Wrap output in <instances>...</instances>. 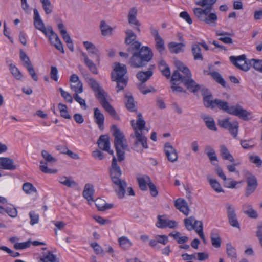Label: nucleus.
<instances>
[{
    "instance_id": "ea45409f",
    "label": "nucleus",
    "mask_w": 262,
    "mask_h": 262,
    "mask_svg": "<svg viewBox=\"0 0 262 262\" xmlns=\"http://www.w3.org/2000/svg\"><path fill=\"white\" fill-rule=\"evenodd\" d=\"M9 70L13 76L18 80H21L23 75L19 69L14 64L11 63L9 64Z\"/></svg>"
},
{
    "instance_id": "4c0bfd02",
    "label": "nucleus",
    "mask_w": 262,
    "mask_h": 262,
    "mask_svg": "<svg viewBox=\"0 0 262 262\" xmlns=\"http://www.w3.org/2000/svg\"><path fill=\"white\" fill-rule=\"evenodd\" d=\"M226 252L228 256L232 260H236L237 253L235 248L230 243L226 244Z\"/></svg>"
},
{
    "instance_id": "2eb2a0df",
    "label": "nucleus",
    "mask_w": 262,
    "mask_h": 262,
    "mask_svg": "<svg viewBox=\"0 0 262 262\" xmlns=\"http://www.w3.org/2000/svg\"><path fill=\"white\" fill-rule=\"evenodd\" d=\"M164 152L168 161L174 163L178 159V154L177 150L169 142H166L164 145Z\"/></svg>"
},
{
    "instance_id": "3c124183",
    "label": "nucleus",
    "mask_w": 262,
    "mask_h": 262,
    "mask_svg": "<svg viewBox=\"0 0 262 262\" xmlns=\"http://www.w3.org/2000/svg\"><path fill=\"white\" fill-rule=\"evenodd\" d=\"M71 89L75 92L74 94H80L83 92V84L81 82L71 83L70 84Z\"/></svg>"
},
{
    "instance_id": "603ef678",
    "label": "nucleus",
    "mask_w": 262,
    "mask_h": 262,
    "mask_svg": "<svg viewBox=\"0 0 262 262\" xmlns=\"http://www.w3.org/2000/svg\"><path fill=\"white\" fill-rule=\"evenodd\" d=\"M250 64H252L255 70L262 73V60L252 59Z\"/></svg>"
},
{
    "instance_id": "09e8293b",
    "label": "nucleus",
    "mask_w": 262,
    "mask_h": 262,
    "mask_svg": "<svg viewBox=\"0 0 262 262\" xmlns=\"http://www.w3.org/2000/svg\"><path fill=\"white\" fill-rule=\"evenodd\" d=\"M158 221L156 223V226L159 228H166V227H163V226H166L168 224L169 220L166 218L165 215H158Z\"/></svg>"
},
{
    "instance_id": "864d4df0",
    "label": "nucleus",
    "mask_w": 262,
    "mask_h": 262,
    "mask_svg": "<svg viewBox=\"0 0 262 262\" xmlns=\"http://www.w3.org/2000/svg\"><path fill=\"white\" fill-rule=\"evenodd\" d=\"M20 59L23 62V66L26 68L32 64L29 57L22 50L20 51Z\"/></svg>"
},
{
    "instance_id": "6e6552de",
    "label": "nucleus",
    "mask_w": 262,
    "mask_h": 262,
    "mask_svg": "<svg viewBox=\"0 0 262 262\" xmlns=\"http://www.w3.org/2000/svg\"><path fill=\"white\" fill-rule=\"evenodd\" d=\"M208 10L195 8L193 11L200 21H203L209 25L215 26L217 19V15L215 13H210L211 11H208Z\"/></svg>"
},
{
    "instance_id": "8fccbe9b",
    "label": "nucleus",
    "mask_w": 262,
    "mask_h": 262,
    "mask_svg": "<svg viewBox=\"0 0 262 262\" xmlns=\"http://www.w3.org/2000/svg\"><path fill=\"white\" fill-rule=\"evenodd\" d=\"M42 8L47 14L52 12V7L50 0H40Z\"/></svg>"
},
{
    "instance_id": "052dcab7",
    "label": "nucleus",
    "mask_w": 262,
    "mask_h": 262,
    "mask_svg": "<svg viewBox=\"0 0 262 262\" xmlns=\"http://www.w3.org/2000/svg\"><path fill=\"white\" fill-rule=\"evenodd\" d=\"M158 243H160L163 245H165L168 242V238L165 235H156L155 236Z\"/></svg>"
},
{
    "instance_id": "0eeeda50",
    "label": "nucleus",
    "mask_w": 262,
    "mask_h": 262,
    "mask_svg": "<svg viewBox=\"0 0 262 262\" xmlns=\"http://www.w3.org/2000/svg\"><path fill=\"white\" fill-rule=\"evenodd\" d=\"M191 77V72L188 73L186 75H182L179 71H174L172 74L171 81H180L184 84L190 92L195 93L200 90L201 85L192 79Z\"/></svg>"
},
{
    "instance_id": "1a4fd4ad",
    "label": "nucleus",
    "mask_w": 262,
    "mask_h": 262,
    "mask_svg": "<svg viewBox=\"0 0 262 262\" xmlns=\"http://www.w3.org/2000/svg\"><path fill=\"white\" fill-rule=\"evenodd\" d=\"M125 33L126 34L125 43L126 45H129L127 51L132 52L133 50L139 49L141 47V43L136 40V34L131 29L126 30Z\"/></svg>"
},
{
    "instance_id": "a211bd4d",
    "label": "nucleus",
    "mask_w": 262,
    "mask_h": 262,
    "mask_svg": "<svg viewBox=\"0 0 262 262\" xmlns=\"http://www.w3.org/2000/svg\"><path fill=\"white\" fill-rule=\"evenodd\" d=\"M226 206L227 208L228 217L230 225L239 228V224L237 221L234 207L232 205L229 203L226 204Z\"/></svg>"
},
{
    "instance_id": "79ce46f5",
    "label": "nucleus",
    "mask_w": 262,
    "mask_h": 262,
    "mask_svg": "<svg viewBox=\"0 0 262 262\" xmlns=\"http://www.w3.org/2000/svg\"><path fill=\"white\" fill-rule=\"evenodd\" d=\"M120 246L123 249H128L132 245V242L125 236H122L118 238Z\"/></svg>"
},
{
    "instance_id": "5fc2aeb1",
    "label": "nucleus",
    "mask_w": 262,
    "mask_h": 262,
    "mask_svg": "<svg viewBox=\"0 0 262 262\" xmlns=\"http://www.w3.org/2000/svg\"><path fill=\"white\" fill-rule=\"evenodd\" d=\"M40 170L46 173H55L57 172V170H52L47 167V164L44 161L40 162Z\"/></svg>"
},
{
    "instance_id": "473e14b6",
    "label": "nucleus",
    "mask_w": 262,
    "mask_h": 262,
    "mask_svg": "<svg viewBox=\"0 0 262 262\" xmlns=\"http://www.w3.org/2000/svg\"><path fill=\"white\" fill-rule=\"evenodd\" d=\"M244 213L251 218L256 219L258 216L257 212L254 210L251 205L245 204L243 206Z\"/></svg>"
},
{
    "instance_id": "e433bc0d",
    "label": "nucleus",
    "mask_w": 262,
    "mask_h": 262,
    "mask_svg": "<svg viewBox=\"0 0 262 262\" xmlns=\"http://www.w3.org/2000/svg\"><path fill=\"white\" fill-rule=\"evenodd\" d=\"M220 153L224 159L228 160L232 163L234 162L233 157L231 155L228 149L225 145H222L220 146Z\"/></svg>"
},
{
    "instance_id": "f257e3e1",
    "label": "nucleus",
    "mask_w": 262,
    "mask_h": 262,
    "mask_svg": "<svg viewBox=\"0 0 262 262\" xmlns=\"http://www.w3.org/2000/svg\"><path fill=\"white\" fill-rule=\"evenodd\" d=\"M112 134L114 137V147L115 148L117 159L113 156L111 166L109 168L110 178H120L122 171L117 161L121 162L125 158V151L128 150V146L125 136L116 125H113L111 127Z\"/></svg>"
},
{
    "instance_id": "f704fd0d",
    "label": "nucleus",
    "mask_w": 262,
    "mask_h": 262,
    "mask_svg": "<svg viewBox=\"0 0 262 262\" xmlns=\"http://www.w3.org/2000/svg\"><path fill=\"white\" fill-rule=\"evenodd\" d=\"M217 0H199L195 2V4L200 7L206 6L204 9H208V11H211L213 5L216 3Z\"/></svg>"
},
{
    "instance_id": "6ab92c4d",
    "label": "nucleus",
    "mask_w": 262,
    "mask_h": 262,
    "mask_svg": "<svg viewBox=\"0 0 262 262\" xmlns=\"http://www.w3.org/2000/svg\"><path fill=\"white\" fill-rule=\"evenodd\" d=\"M246 182L247 187L246 189L245 195L249 196L254 192L257 186V182L256 177L254 176L251 175L247 178Z\"/></svg>"
},
{
    "instance_id": "cd10ccee",
    "label": "nucleus",
    "mask_w": 262,
    "mask_h": 262,
    "mask_svg": "<svg viewBox=\"0 0 262 262\" xmlns=\"http://www.w3.org/2000/svg\"><path fill=\"white\" fill-rule=\"evenodd\" d=\"M185 46L183 42H171L168 43V47L171 53L178 54L184 52L183 48Z\"/></svg>"
},
{
    "instance_id": "de8ad7c7",
    "label": "nucleus",
    "mask_w": 262,
    "mask_h": 262,
    "mask_svg": "<svg viewBox=\"0 0 262 262\" xmlns=\"http://www.w3.org/2000/svg\"><path fill=\"white\" fill-rule=\"evenodd\" d=\"M23 191L27 194H31L32 192H37L36 189L33 184L29 182L24 183L22 186Z\"/></svg>"
},
{
    "instance_id": "c03bdc74",
    "label": "nucleus",
    "mask_w": 262,
    "mask_h": 262,
    "mask_svg": "<svg viewBox=\"0 0 262 262\" xmlns=\"http://www.w3.org/2000/svg\"><path fill=\"white\" fill-rule=\"evenodd\" d=\"M208 180L211 187L217 192H224L220 184L214 179L208 177Z\"/></svg>"
},
{
    "instance_id": "f3484780",
    "label": "nucleus",
    "mask_w": 262,
    "mask_h": 262,
    "mask_svg": "<svg viewBox=\"0 0 262 262\" xmlns=\"http://www.w3.org/2000/svg\"><path fill=\"white\" fill-rule=\"evenodd\" d=\"M83 45L90 56L93 59H95L96 62H99L100 54L99 49L95 45L88 41H84Z\"/></svg>"
},
{
    "instance_id": "774afa93",
    "label": "nucleus",
    "mask_w": 262,
    "mask_h": 262,
    "mask_svg": "<svg viewBox=\"0 0 262 262\" xmlns=\"http://www.w3.org/2000/svg\"><path fill=\"white\" fill-rule=\"evenodd\" d=\"M90 245L93 248L96 254H100L103 253V249L97 242L92 243Z\"/></svg>"
},
{
    "instance_id": "338daca9",
    "label": "nucleus",
    "mask_w": 262,
    "mask_h": 262,
    "mask_svg": "<svg viewBox=\"0 0 262 262\" xmlns=\"http://www.w3.org/2000/svg\"><path fill=\"white\" fill-rule=\"evenodd\" d=\"M256 235L262 246V222L258 223Z\"/></svg>"
},
{
    "instance_id": "f03ea898",
    "label": "nucleus",
    "mask_w": 262,
    "mask_h": 262,
    "mask_svg": "<svg viewBox=\"0 0 262 262\" xmlns=\"http://www.w3.org/2000/svg\"><path fill=\"white\" fill-rule=\"evenodd\" d=\"M132 51L134 52L129 59L128 64L133 68L146 67L153 58V52L147 46H142L139 49Z\"/></svg>"
},
{
    "instance_id": "37998d69",
    "label": "nucleus",
    "mask_w": 262,
    "mask_h": 262,
    "mask_svg": "<svg viewBox=\"0 0 262 262\" xmlns=\"http://www.w3.org/2000/svg\"><path fill=\"white\" fill-rule=\"evenodd\" d=\"M42 262H57L59 260L56 258L54 255L51 252H48L47 254H44L40 258Z\"/></svg>"
},
{
    "instance_id": "dca6fc26",
    "label": "nucleus",
    "mask_w": 262,
    "mask_h": 262,
    "mask_svg": "<svg viewBox=\"0 0 262 262\" xmlns=\"http://www.w3.org/2000/svg\"><path fill=\"white\" fill-rule=\"evenodd\" d=\"M98 147L105 151L108 152L110 155H114V151L110 149V138L107 135H101L97 142Z\"/></svg>"
},
{
    "instance_id": "9d476101",
    "label": "nucleus",
    "mask_w": 262,
    "mask_h": 262,
    "mask_svg": "<svg viewBox=\"0 0 262 262\" xmlns=\"http://www.w3.org/2000/svg\"><path fill=\"white\" fill-rule=\"evenodd\" d=\"M218 124L221 127L228 129L234 138L237 137L239 127L237 121H234L233 123H231L229 121V118H226L219 120Z\"/></svg>"
},
{
    "instance_id": "c756f323",
    "label": "nucleus",
    "mask_w": 262,
    "mask_h": 262,
    "mask_svg": "<svg viewBox=\"0 0 262 262\" xmlns=\"http://www.w3.org/2000/svg\"><path fill=\"white\" fill-rule=\"evenodd\" d=\"M202 118L203 119L207 128L213 131H216L217 128L215 126L213 118L208 115H202Z\"/></svg>"
},
{
    "instance_id": "13d9d810",
    "label": "nucleus",
    "mask_w": 262,
    "mask_h": 262,
    "mask_svg": "<svg viewBox=\"0 0 262 262\" xmlns=\"http://www.w3.org/2000/svg\"><path fill=\"white\" fill-rule=\"evenodd\" d=\"M139 89L141 92L144 95L147 94V93L152 91H155V90L153 87H150V89H149L146 86L144 83L142 82H141V83L139 85Z\"/></svg>"
},
{
    "instance_id": "39448f33",
    "label": "nucleus",
    "mask_w": 262,
    "mask_h": 262,
    "mask_svg": "<svg viewBox=\"0 0 262 262\" xmlns=\"http://www.w3.org/2000/svg\"><path fill=\"white\" fill-rule=\"evenodd\" d=\"M114 65L115 67L111 73V80L116 82V92L119 93L127 86L129 79L125 65L119 62H115Z\"/></svg>"
},
{
    "instance_id": "423d86ee",
    "label": "nucleus",
    "mask_w": 262,
    "mask_h": 262,
    "mask_svg": "<svg viewBox=\"0 0 262 262\" xmlns=\"http://www.w3.org/2000/svg\"><path fill=\"white\" fill-rule=\"evenodd\" d=\"M137 120L135 124L134 123V120L131 121L132 126L134 131V135H132L133 138H135V142L139 143L140 145H142V147L145 149L148 148L147 143V138L143 135L142 132L145 129V121L144 120L141 113H139L137 115ZM147 131L148 130L146 129Z\"/></svg>"
},
{
    "instance_id": "bb28decb",
    "label": "nucleus",
    "mask_w": 262,
    "mask_h": 262,
    "mask_svg": "<svg viewBox=\"0 0 262 262\" xmlns=\"http://www.w3.org/2000/svg\"><path fill=\"white\" fill-rule=\"evenodd\" d=\"M81 55L83 57L84 62L90 71L93 74H97L98 72L96 64L92 60L89 59L86 53L82 52Z\"/></svg>"
},
{
    "instance_id": "ddd939ff",
    "label": "nucleus",
    "mask_w": 262,
    "mask_h": 262,
    "mask_svg": "<svg viewBox=\"0 0 262 262\" xmlns=\"http://www.w3.org/2000/svg\"><path fill=\"white\" fill-rule=\"evenodd\" d=\"M229 59L232 64L239 70L247 71L250 68V66L247 63L245 55L237 57L232 56L229 57Z\"/></svg>"
},
{
    "instance_id": "a18cd8bd",
    "label": "nucleus",
    "mask_w": 262,
    "mask_h": 262,
    "mask_svg": "<svg viewBox=\"0 0 262 262\" xmlns=\"http://www.w3.org/2000/svg\"><path fill=\"white\" fill-rule=\"evenodd\" d=\"M202 95L203 96L204 105L207 107L214 108L215 107V103L214 102V100H212V95L209 94L206 96L204 95V94Z\"/></svg>"
},
{
    "instance_id": "58836bf2",
    "label": "nucleus",
    "mask_w": 262,
    "mask_h": 262,
    "mask_svg": "<svg viewBox=\"0 0 262 262\" xmlns=\"http://www.w3.org/2000/svg\"><path fill=\"white\" fill-rule=\"evenodd\" d=\"M210 238L212 245L216 248H219L221 247V239L218 233L212 232L211 233Z\"/></svg>"
},
{
    "instance_id": "5701e85b",
    "label": "nucleus",
    "mask_w": 262,
    "mask_h": 262,
    "mask_svg": "<svg viewBox=\"0 0 262 262\" xmlns=\"http://www.w3.org/2000/svg\"><path fill=\"white\" fill-rule=\"evenodd\" d=\"M155 68L154 65H150L148 70L145 72L140 71L136 74L138 79L142 83H145L146 81L150 79L153 75V69Z\"/></svg>"
},
{
    "instance_id": "a19ab883",
    "label": "nucleus",
    "mask_w": 262,
    "mask_h": 262,
    "mask_svg": "<svg viewBox=\"0 0 262 262\" xmlns=\"http://www.w3.org/2000/svg\"><path fill=\"white\" fill-rule=\"evenodd\" d=\"M210 74L216 82L220 84L224 88L226 87V82L225 80L222 78L221 75L219 72L214 71L210 72Z\"/></svg>"
},
{
    "instance_id": "680f3d73",
    "label": "nucleus",
    "mask_w": 262,
    "mask_h": 262,
    "mask_svg": "<svg viewBox=\"0 0 262 262\" xmlns=\"http://www.w3.org/2000/svg\"><path fill=\"white\" fill-rule=\"evenodd\" d=\"M58 69L56 67L52 66L51 67L50 77L55 81L58 80Z\"/></svg>"
},
{
    "instance_id": "f8f14e48",
    "label": "nucleus",
    "mask_w": 262,
    "mask_h": 262,
    "mask_svg": "<svg viewBox=\"0 0 262 262\" xmlns=\"http://www.w3.org/2000/svg\"><path fill=\"white\" fill-rule=\"evenodd\" d=\"M114 185L113 188L119 198L122 199L124 196L125 188L127 184L124 180H121L120 178L111 179Z\"/></svg>"
},
{
    "instance_id": "49530a36",
    "label": "nucleus",
    "mask_w": 262,
    "mask_h": 262,
    "mask_svg": "<svg viewBox=\"0 0 262 262\" xmlns=\"http://www.w3.org/2000/svg\"><path fill=\"white\" fill-rule=\"evenodd\" d=\"M175 65L178 69L177 71L180 73L181 72L183 74V75H186L188 74V72L189 73L191 72L188 68L180 61H175Z\"/></svg>"
},
{
    "instance_id": "4be33fe9",
    "label": "nucleus",
    "mask_w": 262,
    "mask_h": 262,
    "mask_svg": "<svg viewBox=\"0 0 262 262\" xmlns=\"http://www.w3.org/2000/svg\"><path fill=\"white\" fill-rule=\"evenodd\" d=\"M94 192L95 190L93 185L89 183L86 184L82 192V195L90 205L94 202Z\"/></svg>"
},
{
    "instance_id": "bf43d9fd",
    "label": "nucleus",
    "mask_w": 262,
    "mask_h": 262,
    "mask_svg": "<svg viewBox=\"0 0 262 262\" xmlns=\"http://www.w3.org/2000/svg\"><path fill=\"white\" fill-rule=\"evenodd\" d=\"M30 246V242L27 241L22 243H16L14 245V248L16 250L24 249Z\"/></svg>"
},
{
    "instance_id": "b1692460",
    "label": "nucleus",
    "mask_w": 262,
    "mask_h": 262,
    "mask_svg": "<svg viewBox=\"0 0 262 262\" xmlns=\"http://www.w3.org/2000/svg\"><path fill=\"white\" fill-rule=\"evenodd\" d=\"M94 118L95 122L98 125L100 130L103 131L104 128V116L98 108L94 109Z\"/></svg>"
},
{
    "instance_id": "412c9836",
    "label": "nucleus",
    "mask_w": 262,
    "mask_h": 262,
    "mask_svg": "<svg viewBox=\"0 0 262 262\" xmlns=\"http://www.w3.org/2000/svg\"><path fill=\"white\" fill-rule=\"evenodd\" d=\"M34 25L35 27L41 31L45 35L47 36V28H46L43 22L41 20L39 12L36 9H34Z\"/></svg>"
},
{
    "instance_id": "6e6d98bb",
    "label": "nucleus",
    "mask_w": 262,
    "mask_h": 262,
    "mask_svg": "<svg viewBox=\"0 0 262 262\" xmlns=\"http://www.w3.org/2000/svg\"><path fill=\"white\" fill-rule=\"evenodd\" d=\"M41 155L47 162L53 163L57 161L56 159L53 157L47 150H43L41 151Z\"/></svg>"
},
{
    "instance_id": "4468645a",
    "label": "nucleus",
    "mask_w": 262,
    "mask_h": 262,
    "mask_svg": "<svg viewBox=\"0 0 262 262\" xmlns=\"http://www.w3.org/2000/svg\"><path fill=\"white\" fill-rule=\"evenodd\" d=\"M49 33L48 37L51 44H52L57 50L64 53L63 46L57 34L53 30L52 27L50 26L47 27V33Z\"/></svg>"
},
{
    "instance_id": "2f4dec72",
    "label": "nucleus",
    "mask_w": 262,
    "mask_h": 262,
    "mask_svg": "<svg viewBox=\"0 0 262 262\" xmlns=\"http://www.w3.org/2000/svg\"><path fill=\"white\" fill-rule=\"evenodd\" d=\"M140 189L142 191H146L147 189L146 184L148 185L151 181L149 176L144 175L142 177L137 178Z\"/></svg>"
},
{
    "instance_id": "0e129e2a",
    "label": "nucleus",
    "mask_w": 262,
    "mask_h": 262,
    "mask_svg": "<svg viewBox=\"0 0 262 262\" xmlns=\"http://www.w3.org/2000/svg\"><path fill=\"white\" fill-rule=\"evenodd\" d=\"M29 216L30 217V224L34 225L39 222V215L35 214L34 212H30L29 213Z\"/></svg>"
},
{
    "instance_id": "c9c22d12",
    "label": "nucleus",
    "mask_w": 262,
    "mask_h": 262,
    "mask_svg": "<svg viewBox=\"0 0 262 262\" xmlns=\"http://www.w3.org/2000/svg\"><path fill=\"white\" fill-rule=\"evenodd\" d=\"M125 98L127 99V101L125 102V105L127 110L130 111H135V105L134 103V99L132 96L130 92L126 93L125 94Z\"/></svg>"
},
{
    "instance_id": "72a5a7b5",
    "label": "nucleus",
    "mask_w": 262,
    "mask_h": 262,
    "mask_svg": "<svg viewBox=\"0 0 262 262\" xmlns=\"http://www.w3.org/2000/svg\"><path fill=\"white\" fill-rule=\"evenodd\" d=\"M100 29L103 36H110L112 34L113 29L107 25L104 20L101 21Z\"/></svg>"
},
{
    "instance_id": "20e7f679",
    "label": "nucleus",
    "mask_w": 262,
    "mask_h": 262,
    "mask_svg": "<svg viewBox=\"0 0 262 262\" xmlns=\"http://www.w3.org/2000/svg\"><path fill=\"white\" fill-rule=\"evenodd\" d=\"M214 102L215 107L216 106L220 110L237 116L245 121H249L253 118L252 113L243 109L240 105L230 106L227 102L218 99L214 100Z\"/></svg>"
},
{
    "instance_id": "7ed1b4c3",
    "label": "nucleus",
    "mask_w": 262,
    "mask_h": 262,
    "mask_svg": "<svg viewBox=\"0 0 262 262\" xmlns=\"http://www.w3.org/2000/svg\"><path fill=\"white\" fill-rule=\"evenodd\" d=\"M86 81L92 90L97 94L96 97L99 100L100 103L104 109L114 119L119 120V117L116 111L107 101L105 92L101 88L98 82L91 77L87 79Z\"/></svg>"
},
{
    "instance_id": "393cba45",
    "label": "nucleus",
    "mask_w": 262,
    "mask_h": 262,
    "mask_svg": "<svg viewBox=\"0 0 262 262\" xmlns=\"http://www.w3.org/2000/svg\"><path fill=\"white\" fill-rule=\"evenodd\" d=\"M176 208L183 212L185 215H188L189 212V208L187 202L183 199H178L174 201Z\"/></svg>"
},
{
    "instance_id": "aec40b11",
    "label": "nucleus",
    "mask_w": 262,
    "mask_h": 262,
    "mask_svg": "<svg viewBox=\"0 0 262 262\" xmlns=\"http://www.w3.org/2000/svg\"><path fill=\"white\" fill-rule=\"evenodd\" d=\"M184 224L186 228L189 230L191 231L194 230L195 232L199 230L200 224L203 226V223L202 221L196 220L194 216H190L188 218L184 220Z\"/></svg>"
},
{
    "instance_id": "69168bd1",
    "label": "nucleus",
    "mask_w": 262,
    "mask_h": 262,
    "mask_svg": "<svg viewBox=\"0 0 262 262\" xmlns=\"http://www.w3.org/2000/svg\"><path fill=\"white\" fill-rule=\"evenodd\" d=\"M180 17L184 19L188 24L191 25L192 24V19L190 15L186 11H183L180 13Z\"/></svg>"
},
{
    "instance_id": "c85d7f7f",
    "label": "nucleus",
    "mask_w": 262,
    "mask_h": 262,
    "mask_svg": "<svg viewBox=\"0 0 262 262\" xmlns=\"http://www.w3.org/2000/svg\"><path fill=\"white\" fill-rule=\"evenodd\" d=\"M191 53L193 56L194 60L203 61L204 60L203 54L201 53L200 47L195 42L191 45Z\"/></svg>"
},
{
    "instance_id": "9b49d317",
    "label": "nucleus",
    "mask_w": 262,
    "mask_h": 262,
    "mask_svg": "<svg viewBox=\"0 0 262 262\" xmlns=\"http://www.w3.org/2000/svg\"><path fill=\"white\" fill-rule=\"evenodd\" d=\"M150 31L155 41V48L160 55L164 54L165 50V43L163 39L159 35L158 30L151 26Z\"/></svg>"
},
{
    "instance_id": "e2e57ef3",
    "label": "nucleus",
    "mask_w": 262,
    "mask_h": 262,
    "mask_svg": "<svg viewBox=\"0 0 262 262\" xmlns=\"http://www.w3.org/2000/svg\"><path fill=\"white\" fill-rule=\"evenodd\" d=\"M250 161L256 164L257 167H259L262 165V160L258 156H250L249 157Z\"/></svg>"
},
{
    "instance_id": "a878e982",
    "label": "nucleus",
    "mask_w": 262,
    "mask_h": 262,
    "mask_svg": "<svg viewBox=\"0 0 262 262\" xmlns=\"http://www.w3.org/2000/svg\"><path fill=\"white\" fill-rule=\"evenodd\" d=\"M1 168L6 170H14L16 166L14 164L13 160L10 158H0Z\"/></svg>"
},
{
    "instance_id": "4d7b16f0",
    "label": "nucleus",
    "mask_w": 262,
    "mask_h": 262,
    "mask_svg": "<svg viewBox=\"0 0 262 262\" xmlns=\"http://www.w3.org/2000/svg\"><path fill=\"white\" fill-rule=\"evenodd\" d=\"M59 91L61 93V95L64 99V100L70 103H72L73 102V98L70 95L69 93L68 92L64 91L61 88L59 89Z\"/></svg>"
},
{
    "instance_id": "7c9ffc66",
    "label": "nucleus",
    "mask_w": 262,
    "mask_h": 262,
    "mask_svg": "<svg viewBox=\"0 0 262 262\" xmlns=\"http://www.w3.org/2000/svg\"><path fill=\"white\" fill-rule=\"evenodd\" d=\"M94 202L98 209L101 211L112 208L113 206V204H107L104 200L99 198L94 200Z\"/></svg>"
}]
</instances>
